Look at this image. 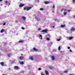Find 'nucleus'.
Wrapping results in <instances>:
<instances>
[{
	"mask_svg": "<svg viewBox=\"0 0 75 75\" xmlns=\"http://www.w3.org/2000/svg\"><path fill=\"white\" fill-rule=\"evenodd\" d=\"M31 8V7H24L23 10H26L27 11H29V10H30Z\"/></svg>",
	"mask_w": 75,
	"mask_h": 75,
	"instance_id": "1",
	"label": "nucleus"
},
{
	"mask_svg": "<svg viewBox=\"0 0 75 75\" xmlns=\"http://www.w3.org/2000/svg\"><path fill=\"white\" fill-rule=\"evenodd\" d=\"M35 18L37 20V21H41V19H40V18L38 17V16H35Z\"/></svg>",
	"mask_w": 75,
	"mask_h": 75,
	"instance_id": "2",
	"label": "nucleus"
},
{
	"mask_svg": "<svg viewBox=\"0 0 75 75\" xmlns=\"http://www.w3.org/2000/svg\"><path fill=\"white\" fill-rule=\"evenodd\" d=\"M14 69H16V70H17L18 69H20V68L18 66H16L14 67Z\"/></svg>",
	"mask_w": 75,
	"mask_h": 75,
	"instance_id": "3",
	"label": "nucleus"
},
{
	"mask_svg": "<svg viewBox=\"0 0 75 75\" xmlns=\"http://www.w3.org/2000/svg\"><path fill=\"white\" fill-rule=\"evenodd\" d=\"M52 60L53 61H54V60H55V57L54 56H52L51 57Z\"/></svg>",
	"mask_w": 75,
	"mask_h": 75,
	"instance_id": "4",
	"label": "nucleus"
},
{
	"mask_svg": "<svg viewBox=\"0 0 75 75\" xmlns=\"http://www.w3.org/2000/svg\"><path fill=\"white\" fill-rule=\"evenodd\" d=\"M24 4H20L19 5L20 7H23V6H24Z\"/></svg>",
	"mask_w": 75,
	"mask_h": 75,
	"instance_id": "5",
	"label": "nucleus"
},
{
	"mask_svg": "<svg viewBox=\"0 0 75 75\" xmlns=\"http://www.w3.org/2000/svg\"><path fill=\"white\" fill-rule=\"evenodd\" d=\"M41 32H42V33H47V30H43Z\"/></svg>",
	"mask_w": 75,
	"mask_h": 75,
	"instance_id": "6",
	"label": "nucleus"
},
{
	"mask_svg": "<svg viewBox=\"0 0 75 75\" xmlns=\"http://www.w3.org/2000/svg\"><path fill=\"white\" fill-rule=\"evenodd\" d=\"M0 64H1V66H4V62H2L0 63Z\"/></svg>",
	"mask_w": 75,
	"mask_h": 75,
	"instance_id": "7",
	"label": "nucleus"
},
{
	"mask_svg": "<svg viewBox=\"0 0 75 75\" xmlns=\"http://www.w3.org/2000/svg\"><path fill=\"white\" fill-rule=\"evenodd\" d=\"M33 50L35 51H38V49H36L34 47L33 48Z\"/></svg>",
	"mask_w": 75,
	"mask_h": 75,
	"instance_id": "8",
	"label": "nucleus"
},
{
	"mask_svg": "<svg viewBox=\"0 0 75 75\" xmlns=\"http://www.w3.org/2000/svg\"><path fill=\"white\" fill-rule=\"evenodd\" d=\"M45 73L46 75H49V73H48V71H47V70L45 71Z\"/></svg>",
	"mask_w": 75,
	"mask_h": 75,
	"instance_id": "9",
	"label": "nucleus"
},
{
	"mask_svg": "<svg viewBox=\"0 0 75 75\" xmlns=\"http://www.w3.org/2000/svg\"><path fill=\"white\" fill-rule=\"evenodd\" d=\"M5 31V30H4V29H2L1 31V33H3Z\"/></svg>",
	"mask_w": 75,
	"mask_h": 75,
	"instance_id": "10",
	"label": "nucleus"
},
{
	"mask_svg": "<svg viewBox=\"0 0 75 75\" xmlns=\"http://www.w3.org/2000/svg\"><path fill=\"white\" fill-rule=\"evenodd\" d=\"M30 59H31V60H34V59H33V57L32 56H30Z\"/></svg>",
	"mask_w": 75,
	"mask_h": 75,
	"instance_id": "11",
	"label": "nucleus"
},
{
	"mask_svg": "<svg viewBox=\"0 0 75 75\" xmlns=\"http://www.w3.org/2000/svg\"><path fill=\"white\" fill-rule=\"evenodd\" d=\"M60 27H62V28H64L65 27V25H61L60 26Z\"/></svg>",
	"mask_w": 75,
	"mask_h": 75,
	"instance_id": "12",
	"label": "nucleus"
},
{
	"mask_svg": "<svg viewBox=\"0 0 75 75\" xmlns=\"http://www.w3.org/2000/svg\"><path fill=\"white\" fill-rule=\"evenodd\" d=\"M19 59L21 60H23V57L22 56H21L19 57Z\"/></svg>",
	"mask_w": 75,
	"mask_h": 75,
	"instance_id": "13",
	"label": "nucleus"
},
{
	"mask_svg": "<svg viewBox=\"0 0 75 75\" xmlns=\"http://www.w3.org/2000/svg\"><path fill=\"white\" fill-rule=\"evenodd\" d=\"M39 37H40V39L41 40H42V35L40 34H39Z\"/></svg>",
	"mask_w": 75,
	"mask_h": 75,
	"instance_id": "14",
	"label": "nucleus"
},
{
	"mask_svg": "<svg viewBox=\"0 0 75 75\" xmlns=\"http://www.w3.org/2000/svg\"><path fill=\"white\" fill-rule=\"evenodd\" d=\"M44 3L45 4H49V2H48L47 1H45L44 2Z\"/></svg>",
	"mask_w": 75,
	"mask_h": 75,
	"instance_id": "15",
	"label": "nucleus"
},
{
	"mask_svg": "<svg viewBox=\"0 0 75 75\" xmlns=\"http://www.w3.org/2000/svg\"><path fill=\"white\" fill-rule=\"evenodd\" d=\"M12 55V54L11 53L9 54L8 55V57H11Z\"/></svg>",
	"mask_w": 75,
	"mask_h": 75,
	"instance_id": "16",
	"label": "nucleus"
},
{
	"mask_svg": "<svg viewBox=\"0 0 75 75\" xmlns=\"http://www.w3.org/2000/svg\"><path fill=\"white\" fill-rule=\"evenodd\" d=\"M59 39H57V41H59L60 40H61V37H59Z\"/></svg>",
	"mask_w": 75,
	"mask_h": 75,
	"instance_id": "17",
	"label": "nucleus"
},
{
	"mask_svg": "<svg viewBox=\"0 0 75 75\" xmlns=\"http://www.w3.org/2000/svg\"><path fill=\"white\" fill-rule=\"evenodd\" d=\"M20 64L21 65H24V62H20Z\"/></svg>",
	"mask_w": 75,
	"mask_h": 75,
	"instance_id": "18",
	"label": "nucleus"
},
{
	"mask_svg": "<svg viewBox=\"0 0 75 75\" xmlns=\"http://www.w3.org/2000/svg\"><path fill=\"white\" fill-rule=\"evenodd\" d=\"M49 69H53V67H52V66H50L49 67Z\"/></svg>",
	"mask_w": 75,
	"mask_h": 75,
	"instance_id": "19",
	"label": "nucleus"
},
{
	"mask_svg": "<svg viewBox=\"0 0 75 75\" xmlns=\"http://www.w3.org/2000/svg\"><path fill=\"white\" fill-rule=\"evenodd\" d=\"M22 18L23 20H25V18H26L24 16H23L22 17Z\"/></svg>",
	"mask_w": 75,
	"mask_h": 75,
	"instance_id": "20",
	"label": "nucleus"
},
{
	"mask_svg": "<svg viewBox=\"0 0 75 75\" xmlns=\"http://www.w3.org/2000/svg\"><path fill=\"white\" fill-rule=\"evenodd\" d=\"M63 14L64 15H66L67 14V11H64L63 13Z\"/></svg>",
	"mask_w": 75,
	"mask_h": 75,
	"instance_id": "21",
	"label": "nucleus"
},
{
	"mask_svg": "<svg viewBox=\"0 0 75 75\" xmlns=\"http://www.w3.org/2000/svg\"><path fill=\"white\" fill-rule=\"evenodd\" d=\"M49 45H50V46H51V45H52L53 44V43H52V42H51L49 44Z\"/></svg>",
	"mask_w": 75,
	"mask_h": 75,
	"instance_id": "22",
	"label": "nucleus"
},
{
	"mask_svg": "<svg viewBox=\"0 0 75 75\" xmlns=\"http://www.w3.org/2000/svg\"><path fill=\"white\" fill-rule=\"evenodd\" d=\"M70 30H71V31H74L75 30V29L74 28H72V29H71Z\"/></svg>",
	"mask_w": 75,
	"mask_h": 75,
	"instance_id": "23",
	"label": "nucleus"
},
{
	"mask_svg": "<svg viewBox=\"0 0 75 75\" xmlns=\"http://www.w3.org/2000/svg\"><path fill=\"white\" fill-rule=\"evenodd\" d=\"M73 38V37H70L69 38V40H72Z\"/></svg>",
	"mask_w": 75,
	"mask_h": 75,
	"instance_id": "24",
	"label": "nucleus"
},
{
	"mask_svg": "<svg viewBox=\"0 0 75 75\" xmlns=\"http://www.w3.org/2000/svg\"><path fill=\"white\" fill-rule=\"evenodd\" d=\"M40 11H43V10H44V8H41L40 9Z\"/></svg>",
	"mask_w": 75,
	"mask_h": 75,
	"instance_id": "25",
	"label": "nucleus"
},
{
	"mask_svg": "<svg viewBox=\"0 0 75 75\" xmlns=\"http://www.w3.org/2000/svg\"><path fill=\"white\" fill-rule=\"evenodd\" d=\"M23 40H21L19 41V43H20L21 42H23Z\"/></svg>",
	"mask_w": 75,
	"mask_h": 75,
	"instance_id": "26",
	"label": "nucleus"
},
{
	"mask_svg": "<svg viewBox=\"0 0 75 75\" xmlns=\"http://www.w3.org/2000/svg\"><path fill=\"white\" fill-rule=\"evenodd\" d=\"M61 50V47L59 46L58 47V50L59 51Z\"/></svg>",
	"mask_w": 75,
	"mask_h": 75,
	"instance_id": "27",
	"label": "nucleus"
},
{
	"mask_svg": "<svg viewBox=\"0 0 75 75\" xmlns=\"http://www.w3.org/2000/svg\"><path fill=\"white\" fill-rule=\"evenodd\" d=\"M72 2L73 3H75V0H73L72 1Z\"/></svg>",
	"mask_w": 75,
	"mask_h": 75,
	"instance_id": "28",
	"label": "nucleus"
},
{
	"mask_svg": "<svg viewBox=\"0 0 75 75\" xmlns=\"http://www.w3.org/2000/svg\"><path fill=\"white\" fill-rule=\"evenodd\" d=\"M67 72H68V71H64V73H67Z\"/></svg>",
	"mask_w": 75,
	"mask_h": 75,
	"instance_id": "29",
	"label": "nucleus"
},
{
	"mask_svg": "<svg viewBox=\"0 0 75 75\" xmlns=\"http://www.w3.org/2000/svg\"><path fill=\"white\" fill-rule=\"evenodd\" d=\"M39 1V0H36L35 1V2H38Z\"/></svg>",
	"mask_w": 75,
	"mask_h": 75,
	"instance_id": "30",
	"label": "nucleus"
},
{
	"mask_svg": "<svg viewBox=\"0 0 75 75\" xmlns=\"http://www.w3.org/2000/svg\"><path fill=\"white\" fill-rule=\"evenodd\" d=\"M41 30V28H39L38 29V31H40Z\"/></svg>",
	"mask_w": 75,
	"mask_h": 75,
	"instance_id": "31",
	"label": "nucleus"
},
{
	"mask_svg": "<svg viewBox=\"0 0 75 75\" xmlns=\"http://www.w3.org/2000/svg\"><path fill=\"white\" fill-rule=\"evenodd\" d=\"M47 40H50V38H46Z\"/></svg>",
	"mask_w": 75,
	"mask_h": 75,
	"instance_id": "32",
	"label": "nucleus"
},
{
	"mask_svg": "<svg viewBox=\"0 0 75 75\" xmlns=\"http://www.w3.org/2000/svg\"><path fill=\"white\" fill-rule=\"evenodd\" d=\"M38 70L39 71H41V68H39L38 69Z\"/></svg>",
	"mask_w": 75,
	"mask_h": 75,
	"instance_id": "33",
	"label": "nucleus"
},
{
	"mask_svg": "<svg viewBox=\"0 0 75 75\" xmlns=\"http://www.w3.org/2000/svg\"><path fill=\"white\" fill-rule=\"evenodd\" d=\"M67 48L69 50V49H70V47H67Z\"/></svg>",
	"mask_w": 75,
	"mask_h": 75,
	"instance_id": "34",
	"label": "nucleus"
},
{
	"mask_svg": "<svg viewBox=\"0 0 75 75\" xmlns=\"http://www.w3.org/2000/svg\"><path fill=\"white\" fill-rule=\"evenodd\" d=\"M21 28H22V30H24V27H22Z\"/></svg>",
	"mask_w": 75,
	"mask_h": 75,
	"instance_id": "35",
	"label": "nucleus"
},
{
	"mask_svg": "<svg viewBox=\"0 0 75 75\" xmlns=\"http://www.w3.org/2000/svg\"><path fill=\"white\" fill-rule=\"evenodd\" d=\"M3 25H6V23H4V24H3Z\"/></svg>",
	"mask_w": 75,
	"mask_h": 75,
	"instance_id": "36",
	"label": "nucleus"
},
{
	"mask_svg": "<svg viewBox=\"0 0 75 75\" xmlns=\"http://www.w3.org/2000/svg\"><path fill=\"white\" fill-rule=\"evenodd\" d=\"M52 8H55V6L54 5L53 6Z\"/></svg>",
	"mask_w": 75,
	"mask_h": 75,
	"instance_id": "37",
	"label": "nucleus"
},
{
	"mask_svg": "<svg viewBox=\"0 0 75 75\" xmlns=\"http://www.w3.org/2000/svg\"><path fill=\"white\" fill-rule=\"evenodd\" d=\"M68 12H70L71 11V10H68Z\"/></svg>",
	"mask_w": 75,
	"mask_h": 75,
	"instance_id": "38",
	"label": "nucleus"
},
{
	"mask_svg": "<svg viewBox=\"0 0 75 75\" xmlns=\"http://www.w3.org/2000/svg\"><path fill=\"white\" fill-rule=\"evenodd\" d=\"M70 51L71 52H72V50H70Z\"/></svg>",
	"mask_w": 75,
	"mask_h": 75,
	"instance_id": "39",
	"label": "nucleus"
},
{
	"mask_svg": "<svg viewBox=\"0 0 75 75\" xmlns=\"http://www.w3.org/2000/svg\"><path fill=\"white\" fill-rule=\"evenodd\" d=\"M64 11V9H62L61 10V11Z\"/></svg>",
	"mask_w": 75,
	"mask_h": 75,
	"instance_id": "40",
	"label": "nucleus"
},
{
	"mask_svg": "<svg viewBox=\"0 0 75 75\" xmlns=\"http://www.w3.org/2000/svg\"><path fill=\"white\" fill-rule=\"evenodd\" d=\"M5 3H6V4H7V1H6L5 2Z\"/></svg>",
	"mask_w": 75,
	"mask_h": 75,
	"instance_id": "41",
	"label": "nucleus"
},
{
	"mask_svg": "<svg viewBox=\"0 0 75 75\" xmlns=\"http://www.w3.org/2000/svg\"><path fill=\"white\" fill-rule=\"evenodd\" d=\"M73 18H75V15H74L73 16Z\"/></svg>",
	"mask_w": 75,
	"mask_h": 75,
	"instance_id": "42",
	"label": "nucleus"
},
{
	"mask_svg": "<svg viewBox=\"0 0 75 75\" xmlns=\"http://www.w3.org/2000/svg\"><path fill=\"white\" fill-rule=\"evenodd\" d=\"M16 23H18V21H16Z\"/></svg>",
	"mask_w": 75,
	"mask_h": 75,
	"instance_id": "43",
	"label": "nucleus"
},
{
	"mask_svg": "<svg viewBox=\"0 0 75 75\" xmlns=\"http://www.w3.org/2000/svg\"><path fill=\"white\" fill-rule=\"evenodd\" d=\"M41 75H45V74H42V73L41 74Z\"/></svg>",
	"mask_w": 75,
	"mask_h": 75,
	"instance_id": "44",
	"label": "nucleus"
},
{
	"mask_svg": "<svg viewBox=\"0 0 75 75\" xmlns=\"http://www.w3.org/2000/svg\"><path fill=\"white\" fill-rule=\"evenodd\" d=\"M61 75H63V73H60Z\"/></svg>",
	"mask_w": 75,
	"mask_h": 75,
	"instance_id": "45",
	"label": "nucleus"
},
{
	"mask_svg": "<svg viewBox=\"0 0 75 75\" xmlns=\"http://www.w3.org/2000/svg\"><path fill=\"white\" fill-rule=\"evenodd\" d=\"M3 1V0H0V2L2 1Z\"/></svg>",
	"mask_w": 75,
	"mask_h": 75,
	"instance_id": "46",
	"label": "nucleus"
},
{
	"mask_svg": "<svg viewBox=\"0 0 75 75\" xmlns=\"http://www.w3.org/2000/svg\"><path fill=\"white\" fill-rule=\"evenodd\" d=\"M64 11H67V9H64Z\"/></svg>",
	"mask_w": 75,
	"mask_h": 75,
	"instance_id": "47",
	"label": "nucleus"
},
{
	"mask_svg": "<svg viewBox=\"0 0 75 75\" xmlns=\"http://www.w3.org/2000/svg\"><path fill=\"white\" fill-rule=\"evenodd\" d=\"M9 70H11V68H9Z\"/></svg>",
	"mask_w": 75,
	"mask_h": 75,
	"instance_id": "48",
	"label": "nucleus"
},
{
	"mask_svg": "<svg viewBox=\"0 0 75 75\" xmlns=\"http://www.w3.org/2000/svg\"><path fill=\"white\" fill-rule=\"evenodd\" d=\"M69 75H73V74H70Z\"/></svg>",
	"mask_w": 75,
	"mask_h": 75,
	"instance_id": "49",
	"label": "nucleus"
},
{
	"mask_svg": "<svg viewBox=\"0 0 75 75\" xmlns=\"http://www.w3.org/2000/svg\"><path fill=\"white\" fill-rule=\"evenodd\" d=\"M54 27H55L54 26H53V28H54Z\"/></svg>",
	"mask_w": 75,
	"mask_h": 75,
	"instance_id": "50",
	"label": "nucleus"
},
{
	"mask_svg": "<svg viewBox=\"0 0 75 75\" xmlns=\"http://www.w3.org/2000/svg\"><path fill=\"white\" fill-rule=\"evenodd\" d=\"M9 5H10V4H9Z\"/></svg>",
	"mask_w": 75,
	"mask_h": 75,
	"instance_id": "51",
	"label": "nucleus"
},
{
	"mask_svg": "<svg viewBox=\"0 0 75 75\" xmlns=\"http://www.w3.org/2000/svg\"><path fill=\"white\" fill-rule=\"evenodd\" d=\"M1 54V53L0 52V54Z\"/></svg>",
	"mask_w": 75,
	"mask_h": 75,
	"instance_id": "52",
	"label": "nucleus"
},
{
	"mask_svg": "<svg viewBox=\"0 0 75 75\" xmlns=\"http://www.w3.org/2000/svg\"><path fill=\"white\" fill-rule=\"evenodd\" d=\"M20 0V1H21L22 0Z\"/></svg>",
	"mask_w": 75,
	"mask_h": 75,
	"instance_id": "53",
	"label": "nucleus"
},
{
	"mask_svg": "<svg viewBox=\"0 0 75 75\" xmlns=\"http://www.w3.org/2000/svg\"><path fill=\"white\" fill-rule=\"evenodd\" d=\"M21 55H23V54H21Z\"/></svg>",
	"mask_w": 75,
	"mask_h": 75,
	"instance_id": "54",
	"label": "nucleus"
},
{
	"mask_svg": "<svg viewBox=\"0 0 75 75\" xmlns=\"http://www.w3.org/2000/svg\"><path fill=\"white\" fill-rule=\"evenodd\" d=\"M8 6H9V5H8Z\"/></svg>",
	"mask_w": 75,
	"mask_h": 75,
	"instance_id": "55",
	"label": "nucleus"
},
{
	"mask_svg": "<svg viewBox=\"0 0 75 75\" xmlns=\"http://www.w3.org/2000/svg\"><path fill=\"white\" fill-rule=\"evenodd\" d=\"M5 7H6V6H5Z\"/></svg>",
	"mask_w": 75,
	"mask_h": 75,
	"instance_id": "56",
	"label": "nucleus"
}]
</instances>
